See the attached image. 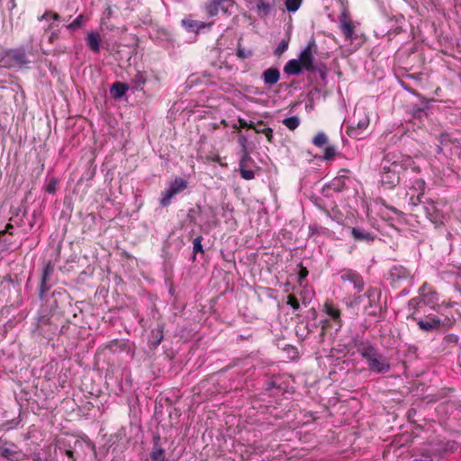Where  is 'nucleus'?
<instances>
[{"label": "nucleus", "mask_w": 461, "mask_h": 461, "mask_svg": "<svg viewBox=\"0 0 461 461\" xmlns=\"http://www.w3.org/2000/svg\"><path fill=\"white\" fill-rule=\"evenodd\" d=\"M408 168L420 171L412 158L402 154H388L383 159L380 182L388 189L395 187L401 180V175Z\"/></svg>", "instance_id": "f257e3e1"}, {"label": "nucleus", "mask_w": 461, "mask_h": 461, "mask_svg": "<svg viewBox=\"0 0 461 461\" xmlns=\"http://www.w3.org/2000/svg\"><path fill=\"white\" fill-rule=\"evenodd\" d=\"M362 356L367 361L368 369L374 373H385L390 369L387 359L380 354H377L372 348H366L362 352Z\"/></svg>", "instance_id": "f03ea898"}, {"label": "nucleus", "mask_w": 461, "mask_h": 461, "mask_svg": "<svg viewBox=\"0 0 461 461\" xmlns=\"http://www.w3.org/2000/svg\"><path fill=\"white\" fill-rule=\"evenodd\" d=\"M0 455L8 461H21L27 457L21 447L4 436L0 438Z\"/></svg>", "instance_id": "7ed1b4c3"}, {"label": "nucleus", "mask_w": 461, "mask_h": 461, "mask_svg": "<svg viewBox=\"0 0 461 461\" xmlns=\"http://www.w3.org/2000/svg\"><path fill=\"white\" fill-rule=\"evenodd\" d=\"M0 62L5 68H22L26 64V58L22 50H8L1 54Z\"/></svg>", "instance_id": "20e7f679"}, {"label": "nucleus", "mask_w": 461, "mask_h": 461, "mask_svg": "<svg viewBox=\"0 0 461 461\" xmlns=\"http://www.w3.org/2000/svg\"><path fill=\"white\" fill-rule=\"evenodd\" d=\"M186 187V180L181 177H176L169 183L168 187L161 194L160 204L162 206H167L171 203L173 196L184 191Z\"/></svg>", "instance_id": "39448f33"}, {"label": "nucleus", "mask_w": 461, "mask_h": 461, "mask_svg": "<svg viewBox=\"0 0 461 461\" xmlns=\"http://www.w3.org/2000/svg\"><path fill=\"white\" fill-rule=\"evenodd\" d=\"M232 5L231 0H210L205 5V11L209 17H213L217 15L220 11L227 12L228 8Z\"/></svg>", "instance_id": "423d86ee"}, {"label": "nucleus", "mask_w": 461, "mask_h": 461, "mask_svg": "<svg viewBox=\"0 0 461 461\" xmlns=\"http://www.w3.org/2000/svg\"><path fill=\"white\" fill-rule=\"evenodd\" d=\"M344 284L343 286L345 289L349 290L350 288H353L356 290V294H359L363 290V282L359 276L357 274L349 273L343 275L341 276Z\"/></svg>", "instance_id": "0eeeda50"}, {"label": "nucleus", "mask_w": 461, "mask_h": 461, "mask_svg": "<svg viewBox=\"0 0 461 461\" xmlns=\"http://www.w3.org/2000/svg\"><path fill=\"white\" fill-rule=\"evenodd\" d=\"M315 46L314 41H309L307 46L301 51L299 59L303 63L305 70L310 71L313 68L312 48Z\"/></svg>", "instance_id": "6e6552de"}, {"label": "nucleus", "mask_w": 461, "mask_h": 461, "mask_svg": "<svg viewBox=\"0 0 461 461\" xmlns=\"http://www.w3.org/2000/svg\"><path fill=\"white\" fill-rule=\"evenodd\" d=\"M151 461H166L165 449L162 444V438L159 434L153 438V447L149 454Z\"/></svg>", "instance_id": "1a4fd4ad"}, {"label": "nucleus", "mask_w": 461, "mask_h": 461, "mask_svg": "<svg viewBox=\"0 0 461 461\" xmlns=\"http://www.w3.org/2000/svg\"><path fill=\"white\" fill-rule=\"evenodd\" d=\"M339 28L346 40L352 41L354 33V24L349 20L347 12H343L339 17Z\"/></svg>", "instance_id": "9d476101"}, {"label": "nucleus", "mask_w": 461, "mask_h": 461, "mask_svg": "<svg viewBox=\"0 0 461 461\" xmlns=\"http://www.w3.org/2000/svg\"><path fill=\"white\" fill-rule=\"evenodd\" d=\"M250 162L251 158L248 154H244L240 161V176L245 180H251L255 177V171L249 168V164Z\"/></svg>", "instance_id": "9b49d317"}, {"label": "nucleus", "mask_w": 461, "mask_h": 461, "mask_svg": "<svg viewBox=\"0 0 461 461\" xmlns=\"http://www.w3.org/2000/svg\"><path fill=\"white\" fill-rule=\"evenodd\" d=\"M182 25L191 32H198L199 31L210 27L212 23H206L204 22H198L192 19L182 20Z\"/></svg>", "instance_id": "f8f14e48"}, {"label": "nucleus", "mask_w": 461, "mask_h": 461, "mask_svg": "<svg viewBox=\"0 0 461 461\" xmlns=\"http://www.w3.org/2000/svg\"><path fill=\"white\" fill-rule=\"evenodd\" d=\"M303 70H305V68L303 67V63L299 59L289 60L284 68L285 73L287 75H299Z\"/></svg>", "instance_id": "ddd939ff"}, {"label": "nucleus", "mask_w": 461, "mask_h": 461, "mask_svg": "<svg viewBox=\"0 0 461 461\" xmlns=\"http://www.w3.org/2000/svg\"><path fill=\"white\" fill-rule=\"evenodd\" d=\"M425 186H426V184H425V181L423 179L419 178V179H416L414 181L412 188L417 190L418 193H417L416 198H414V195H412L411 197V203L413 205H416V204H418L420 203V197L425 193Z\"/></svg>", "instance_id": "4468645a"}, {"label": "nucleus", "mask_w": 461, "mask_h": 461, "mask_svg": "<svg viewBox=\"0 0 461 461\" xmlns=\"http://www.w3.org/2000/svg\"><path fill=\"white\" fill-rule=\"evenodd\" d=\"M87 45L95 52H98L101 45V36L98 32H89L86 37Z\"/></svg>", "instance_id": "2eb2a0df"}, {"label": "nucleus", "mask_w": 461, "mask_h": 461, "mask_svg": "<svg viewBox=\"0 0 461 461\" xmlns=\"http://www.w3.org/2000/svg\"><path fill=\"white\" fill-rule=\"evenodd\" d=\"M280 74L278 69L270 68H267L263 74V79L266 84L275 85L279 80Z\"/></svg>", "instance_id": "dca6fc26"}, {"label": "nucleus", "mask_w": 461, "mask_h": 461, "mask_svg": "<svg viewBox=\"0 0 461 461\" xmlns=\"http://www.w3.org/2000/svg\"><path fill=\"white\" fill-rule=\"evenodd\" d=\"M324 312L329 315L331 319L339 321L340 317L339 310L335 307L331 303L326 302L323 306Z\"/></svg>", "instance_id": "f3484780"}, {"label": "nucleus", "mask_w": 461, "mask_h": 461, "mask_svg": "<svg viewBox=\"0 0 461 461\" xmlns=\"http://www.w3.org/2000/svg\"><path fill=\"white\" fill-rule=\"evenodd\" d=\"M128 90L127 85L120 82H116L111 87V94L115 98H120L125 95Z\"/></svg>", "instance_id": "a211bd4d"}, {"label": "nucleus", "mask_w": 461, "mask_h": 461, "mask_svg": "<svg viewBox=\"0 0 461 461\" xmlns=\"http://www.w3.org/2000/svg\"><path fill=\"white\" fill-rule=\"evenodd\" d=\"M351 232L355 240L366 241L373 240L371 233L362 229L353 228Z\"/></svg>", "instance_id": "6ab92c4d"}, {"label": "nucleus", "mask_w": 461, "mask_h": 461, "mask_svg": "<svg viewBox=\"0 0 461 461\" xmlns=\"http://www.w3.org/2000/svg\"><path fill=\"white\" fill-rule=\"evenodd\" d=\"M87 21H88V18L86 16L80 14L72 23L68 24L67 28L68 30H76L77 28H80L81 26L85 25L87 23Z\"/></svg>", "instance_id": "aec40b11"}, {"label": "nucleus", "mask_w": 461, "mask_h": 461, "mask_svg": "<svg viewBox=\"0 0 461 461\" xmlns=\"http://www.w3.org/2000/svg\"><path fill=\"white\" fill-rule=\"evenodd\" d=\"M420 329L424 330H431L438 328L439 321L429 320V321H419L418 322Z\"/></svg>", "instance_id": "412c9836"}, {"label": "nucleus", "mask_w": 461, "mask_h": 461, "mask_svg": "<svg viewBox=\"0 0 461 461\" xmlns=\"http://www.w3.org/2000/svg\"><path fill=\"white\" fill-rule=\"evenodd\" d=\"M283 124L285 125L289 130H295L299 124L300 120L297 116H291L283 120Z\"/></svg>", "instance_id": "4be33fe9"}, {"label": "nucleus", "mask_w": 461, "mask_h": 461, "mask_svg": "<svg viewBox=\"0 0 461 461\" xmlns=\"http://www.w3.org/2000/svg\"><path fill=\"white\" fill-rule=\"evenodd\" d=\"M328 142V137L323 131L318 132L312 139V143L316 147H322Z\"/></svg>", "instance_id": "5701e85b"}, {"label": "nucleus", "mask_w": 461, "mask_h": 461, "mask_svg": "<svg viewBox=\"0 0 461 461\" xmlns=\"http://www.w3.org/2000/svg\"><path fill=\"white\" fill-rule=\"evenodd\" d=\"M302 5V0H285V7L288 12H296Z\"/></svg>", "instance_id": "b1692460"}, {"label": "nucleus", "mask_w": 461, "mask_h": 461, "mask_svg": "<svg viewBox=\"0 0 461 461\" xmlns=\"http://www.w3.org/2000/svg\"><path fill=\"white\" fill-rule=\"evenodd\" d=\"M203 238L201 236L196 237L193 241V250L194 254H196L198 252H203V245H202ZM195 258V255H194V258Z\"/></svg>", "instance_id": "393cba45"}, {"label": "nucleus", "mask_w": 461, "mask_h": 461, "mask_svg": "<svg viewBox=\"0 0 461 461\" xmlns=\"http://www.w3.org/2000/svg\"><path fill=\"white\" fill-rule=\"evenodd\" d=\"M368 125H369V118L366 114L364 113L363 116L361 118H359V120L357 123V130L363 131V130H366Z\"/></svg>", "instance_id": "a878e982"}, {"label": "nucleus", "mask_w": 461, "mask_h": 461, "mask_svg": "<svg viewBox=\"0 0 461 461\" xmlns=\"http://www.w3.org/2000/svg\"><path fill=\"white\" fill-rule=\"evenodd\" d=\"M335 154H336L335 148L333 146H327L324 149L323 158L325 160H330L334 158Z\"/></svg>", "instance_id": "bb28decb"}, {"label": "nucleus", "mask_w": 461, "mask_h": 461, "mask_svg": "<svg viewBox=\"0 0 461 461\" xmlns=\"http://www.w3.org/2000/svg\"><path fill=\"white\" fill-rule=\"evenodd\" d=\"M287 49H288V41H286V40H282V41L278 43V45H277V47H276V50H275V53H276V55L280 56V55H281V54H283V53H284Z\"/></svg>", "instance_id": "cd10ccee"}, {"label": "nucleus", "mask_w": 461, "mask_h": 461, "mask_svg": "<svg viewBox=\"0 0 461 461\" xmlns=\"http://www.w3.org/2000/svg\"><path fill=\"white\" fill-rule=\"evenodd\" d=\"M57 185H58V180L56 178H52L50 180V182L46 185L45 190L49 194H54L57 190Z\"/></svg>", "instance_id": "c85d7f7f"}, {"label": "nucleus", "mask_w": 461, "mask_h": 461, "mask_svg": "<svg viewBox=\"0 0 461 461\" xmlns=\"http://www.w3.org/2000/svg\"><path fill=\"white\" fill-rule=\"evenodd\" d=\"M287 304L291 306L294 311L298 310L300 307L298 300L294 295H288Z\"/></svg>", "instance_id": "c756f323"}, {"label": "nucleus", "mask_w": 461, "mask_h": 461, "mask_svg": "<svg viewBox=\"0 0 461 461\" xmlns=\"http://www.w3.org/2000/svg\"><path fill=\"white\" fill-rule=\"evenodd\" d=\"M146 81V77H145V75L144 73L142 72H138L135 76V83L138 86H140L142 85H144Z\"/></svg>", "instance_id": "7c9ffc66"}, {"label": "nucleus", "mask_w": 461, "mask_h": 461, "mask_svg": "<svg viewBox=\"0 0 461 461\" xmlns=\"http://www.w3.org/2000/svg\"><path fill=\"white\" fill-rule=\"evenodd\" d=\"M257 7L259 11H263L265 14H267L270 11V5L264 1H259Z\"/></svg>", "instance_id": "2f4dec72"}, {"label": "nucleus", "mask_w": 461, "mask_h": 461, "mask_svg": "<svg viewBox=\"0 0 461 461\" xmlns=\"http://www.w3.org/2000/svg\"><path fill=\"white\" fill-rule=\"evenodd\" d=\"M43 18L49 20V19H52V20H59V16L58 14H55V13H46L44 15H43Z\"/></svg>", "instance_id": "473e14b6"}, {"label": "nucleus", "mask_w": 461, "mask_h": 461, "mask_svg": "<svg viewBox=\"0 0 461 461\" xmlns=\"http://www.w3.org/2000/svg\"><path fill=\"white\" fill-rule=\"evenodd\" d=\"M361 299V296H356L352 301L348 302L349 306H355L359 303V300Z\"/></svg>", "instance_id": "72a5a7b5"}, {"label": "nucleus", "mask_w": 461, "mask_h": 461, "mask_svg": "<svg viewBox=\"0 0 461 461\" xmlns=\"http://www.w3.org/2000/svg\"><path fill=\"white\" fill-rule=\"evenodd\" d=\"M307 275H308V271L306 270V268H302L300 271V279L306 277Z\"/></svg>", "instance_id": "f704fd0d"}, {"label": "nucleus", "mask_w": 461, "mask_h": 461, "mask_svg": "<svg viewBox=\"0 0 461 461\" xmlns=\"http://www.w3.org/2000/svg\"><path fill=\"white\" fill-rule=\"evenodd\" d=\"M414 461H433L430 457H427L423 460H414Z\"/></svg>", "instance_id": "c9c22d12"}, {"label": "nucleus", "mask_w": 461, "mask_h": 461, "mask_svg": "<svg viewBox=\"0 0 461 461\" xmlns=\"http://www.w3.org/2000/svg\"><path fill=\"white\" fill-rule=\"evenodd\" d=\"M67 455H68V456H73V452H72L71 450H68V451H67Z\"/></svg>", "instance_id": "e433bc0d"}, {"label": "nucleus", "mask_w": 461, "mask_h": 461, "mask_svg": "<svg viewBox=\"0 0 461 461\" xmlns=\"http://www.w3.org/2000/svg\"><path fill=\"white\" fill-rule=\"evenodd\" d=\"M271 138H272V135L271 134H267L268 140H271Z\"/></svg>", "instance_id": "4c0bfd02"}]
</instances>
